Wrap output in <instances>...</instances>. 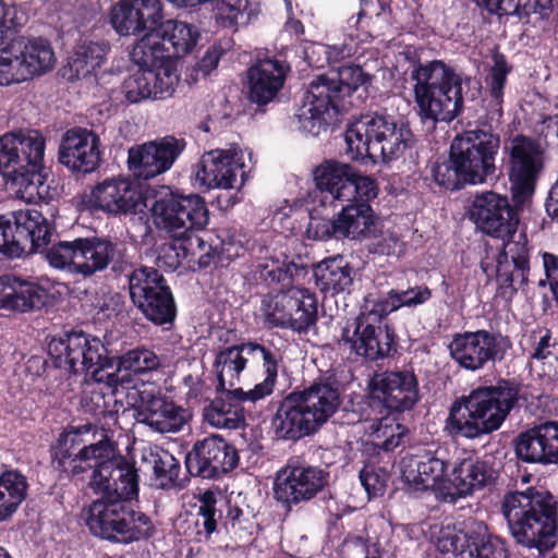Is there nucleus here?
<instances>
[{
	"label": "nucleus",
	"instance_id": "f257e3e1",
	"mask_svg": "<svg viewBox=\"0 0 558 558\" xmlns=\"http://www.w3.org/2000/svg\"><path fill=\"white\" fill-rule=\"evenodd\" d=\"M94 428L90 423L68 426L50 446V468L60 482L84 481L92 471L88 486L99 498L88 507L86 525L94 536L122 545L148 541L156 527L132 504L140 490L135 463L116 454L107 438L87 444L83 435Z\"/></svg>",
	"mask_w": 558,
	"mask_h": 558
},
{
	"label": "nucleus",
	"instance_id": "f03ea898",
	"mask_svg": "<svg viewBox=\"0 0 558 558\" xmlns=\"http://www.w3.org/2000/svg\"><path fill=\"white\" fill-rule=\"evenodd\" d=\"M469 214L477 229L504 242L496 258L497 292L511 300L529 284L531 272V247L526 235L521 233L519 240L510 241L520 222L518 210L507 196L488 191L474 197Z\"/></svg>",
	"mask_w": 558,
	"mask_h": 558
},
{
	"label": "nucleus",
	"instance_id": "7ed1b4c3",
	"mask_svg": "<svg viewBox=\"0 0 558 558\" xmlns=\"http://www.w3.org/2000/svg\"><path fill=\"white\" fill-rule=\"evenodd\" d=\"M412 63L414 100L422 122H451L462 114L465 100H475L482 92L475 77L457 73L442 60L422 63L416 54L407 56Z\"/></svg>",
	"mask_w": 558,
	"mask_h": 558
},
{
	"label": "nucleus",
	"instance_id": "20e7f679",
	"mask_svg": "<svg viewBox=\"0 0 558 558\" xmlns=\"http://www.w3.org/2000/svg\"><path fill=\"white\" fill-rule=\"evenodd\" d=\"M527 386L510 378L481 385L457 398L449 408L446 427L452 436L476 439L498 430L520 402H529Z\"/></svg>",
	"mask_w": 558,
	"mask_h": 558
},
{
	"label": "nucleus",
	"instance_id": "39448f33",
	"mask_svg": "<svg viewBox=\"0 0 558 558\" xmlns=\"http://www.w3.org/2000/svg\"><path fill=\"white\" fill-rule=\"evenodd\" d=\"M448 463L438 451H425L402 459V480L415 490L435 488L442 499L454 504L476 489L490 485L496 472L490 462L480 458H466L454 464L447 477Z\"/></svg>",
	"mask_w": 558,
	"mask_h": 558
},
{
	"label": "nucleus",
	"instance_id": "423d86ee",
	"mask_svg": "<svg viewBox=\"0 0 558 558\" xmlns=\"http://www.w3.org/2000/svg\"><path fill=\"white\" fill-rule=\"evenodd\" d=\"M45 147V137L38 131L0 136V174L5 187L26 203L48 204L58 194L44 167Z\"/></svg>",
	"mask_w": 558,
	"mask_h": 558
},
{
	"label": "nucleus",
	"instance_id": "0eeeda50",
	"mask_svg": "<svg viewBox=\"0 0 558 558\" xmlns=\"http://www.w3.org/2000/svg\"><path fill=\"white\" fill-rule=\"evenodd\" d=\"M372 80L362 66L342 64L337 71L317 75L310 83L303 102L294 114V123L302 133L318 136L353 104L349 98L359 87Z\"/></svg>",
	"mask_w": 558,
	"mask_h": 558
},
{
	"label": "nucleus",
	"instance_id": "6e6552de",
	"mask_svg": "<svg viewBox=\"0 0 558 558\" xmlns=\"http://www.w3.org/2000/svg\"><path fill=\"white\" fill-rule=\"evenodd\" d=\"M499 147L500 137L492 126L464 131L451 142L448 159L433 168L435 183L447 191L485 183L496 172Z\"/></svg>",
	"mask_w": 558,
	"mask_h": 558
},
{
	"label": "nucleus",
	"instance_id": "1a4fd4ad",
	"mask_svg": "<svg viewBox=\"0 0 558 558\" xmlns=\"http://www.w3.org/2000/svg\"><path fill=\"white\" fill-rule=\"evenodd\" d=\"M501 512L517 544L541 556L558 543V501L545 489L527 487L524 492H508Z\"/></svg>",
	"mask_w": 558,
	"mask_h": 558
},
{
	"label": "nucleus",
	"instance_id": "9d476101",
	"mask_svg": "<svg viewBox=\"0 0 558 558\" xmlns=\"http://www.w3.org/2000/svg\"><path fill=\"white\" fill-rule=\"evenodd\" d=\"M344 141L354 160L389 162L417 155V138L409 124L388 113L361 114L348 124Z\"/></svg>",
	"mask_w": 558,
	"mask_h": 558
},
{
	"label": "nucleus",
	"instance_id": "9b49d317",
	"mask_svg": "<svg viewBox=\"0 0 558 558\" xmlns=\"http://www.w3.org/2000/svg\"><path fill=\"white\" fill-rule=\"evenodd\" d=\"M50 363L59 373L60 380H68L73 375L90 373L95 384H105L114 388L120 378L114 373H106L110 366L112 352L105 348L98 337L83 330L64 331L50 339L47 345Z\"/></svg>",
	"mask_w": 558,
	"mask_h": 558
},
{
	"label": "nucleus",
	"instance_id": "f8f14e48",
	"mask_svg": "<svg viewBox=\"0 0 558 558\" xmlns=\"http://www.w3.org/2000/svg\"><path fill=\"white\" fill-rule=\"evenodd\" d=\"M420 381L413 369L375 371L367 379L361 417L399 421L421 401Z\"/></svg>",
	"mask_w": 558,
	"mask_h": 558
},
{
	"label": "nucleus",
	"instance_id": "ddd939ff",
	"mask_svg": "<svg viewBox=\"0 0 558 558\" xmlns=\"http://www.w3.org/2000/svg\"><path fill=\"white\" fill-rule=\"evenodd\" d=\"M118 244L108 236H77L54 242L45 248V258L56 269L89 278L112 264L114 271L122 270L128 262L117 258Z\"/></svg>",
	"mask_w": 558,
	"mask_h": 558
},
{
	"label": "nucleus",
	"instance_id": "4468645a",
	"mask_svg": "<svg viewBox=\"0 0 558 558\" xmlns=\"http://www.w3.org/2000/svg\"><path fill=\"white\" fill-rule=\"evenodd\" d=\"M502 149L512 199L515 206H523L535 194L545 170L546 147L535 136L515 133L505 138Z\"/></svg>",
	"mask_w": 558,
	"mask_h": 558
},
{
	"label": "nucleus",
	"instance_id": "2eb2a0df",
	"mask_svg": "<svg viewBox=\"0 0 558 558\" xmlns=\"http://www.w3.org/2000/svg\"><path fill=\"white\" fill-rule=\"evenodd\" d=\"M260 311L267 327L298 335H307L318 322L317 296L306 288L291 286L269 291L262 299Z\"/></svg>",
	"mask_w": 558,
	"mask_h": 558
},
{
	"label": "nucleus",
	"instance_id": "dca6fc26",
	"mask_svg": "<svg viewBox=\"0 0 558 558\" xmlns=\"http://www.w3.org/2000/svg\"><path fill=\"white\" fill-rule=\"evenodd\" d=\"M150 213L157 229L174 235L204 230L209 222V210L204 197L170 187L156 194Z\"/></svg>",
	"mask_w": 558,
	"mask_h": 558
},
{
	"label": "nucleus",
	"instance_id": "f3484780",
	"mask_svg": "<svg viewBox=\"0 0 558 558\" xmlns=\"http://www.w3.org/2000/svg\"><path fill=\"white\" fill-rule=\"evenodd\" d=\"M133 305L155 326L171 325L177 318V303L167 279L158 269L140 266L128 274Z\"/></svg>",
	"mask_w": 558,
	"mask_h": 558
},
{
	"label": "nucleus",
	"instance_id": "a211bd4d",
	"mask_svg": "<svg viewBox=\"0 0 558 558\" xmlns=\"http://www.w3.org/2000/svg\"><path fill=\"white\" fill-rule=\"evenodd\" d=\"M54 227L36 209L0 215V254L20 258L50 243Z\"/></svg>",
	"mask_w": 558,
	"mask_h": 558
},
{
	"label": "nucleus",
	"instance_id": "6ab92c4d",
	"mask_svg": "<svg viewBox=\"0 0 558 558\" xmlns=\"http://www.w3.org/2000/svg\"><path fill=\"white\" fill-rule=\"evenodd\" d=\"M338 347L356 360L374 363L397 354L398 336L393 327L374 325L369 318L357 314L341 327Z\"/></svg>",
	"mask_w": 558,
	"mask_h": 558
},
{
	"label": "nucleus",
	"instance_id": "aec40b11",
	"mask_svg": "<svg viewBox=\"0 0 558 558\" xmlns=\"http://www.w3.org/2000/svg\"><path fill=\"white\" fill-rule=\"evenodd\" d=\"M198 32L190 24L177 20L160 19L133 46L132 54L142 62L155 56L158 62L173 61L192 51L197 44ZM151 62V59H148Z\"/></svg>",
	"mask_w": 558,
	"mask_h": 558
},
{
	"label": "nucleus",
	"instance_id": "412c9836",
	"mask_svg": "<svg viewBox=\"0 0 558 558\" xmlns=\"http://www.w3.org/2000/svg\"><path fill=\"white\" fill-rule=\"evenodd\" d=\"M329 472L294 457L277 473L274 497L287 510L314 499L328 485Z\"/></svg>",
	"mask_w": 558,
	"mask_h": 558
},
{
	"label": "nucleus",
	"instance_id": "4be33fe9",
	"mask_svg": "<svg viewBox=\"0 0 558 558\" xmlns=\"http://www.w3.org/2000/svg\"><path fill=\"white\" fill-rule=\"evenodd\" d=\"M510 348L508 336L486 329L456 332L448 344L450 357L469 372H478L489 363L502 361Z\"/></svg>",
	"mask_w": 558,
	"mask_h": 558
},
{
	"label": "nucleus",
	"instance_id": "5701e85b",
	"mask_svg": "<svg viewBox=\"0 0 558 558\" xmlns=\"http://www.w3.org/2000/svg\"><path fill=\"white\" fill-rule=\"evenodd\" d=\"M459 525L439 542L441 550L451 553L449 558H510L505 541L485 522L469 519Z\"/></svg>",
	"mask_w": 558,
	"mask_h": 558
},
{
	"label": "nucleus",
	"instance_id": "b1692460",
	"mask_svg": "<svg viewBox=\"0 0 558 558\" xmlns=\"http://www.w3.org/2000/svg\"><path fill=\"white\" fill-rule=\"evenodd\" d=\"M240 462L235 446L220 435L211 434L194 442L185 456L187 473L202 480H221Z\"/></svg>",
	"mask_w": 558,
	"mask_h": 558
},
{
	"label": "nucleus",
	"instance_id": "393cba45",
	"mask_svg": "<svg viewBox=\"0 0 558 558\" xmlns=\"http://www.w3.org/2000/svg\"><path fill=\"white\" fill-rule=\"evenodd\" d=\"M185 148V140L173 135L136 144L128 150V169L135 179H153L170 170Z\"/></svg>",
	"mask_w": 558,
	"mask_h": 558
},
{
	"label": "nucleus",
	"instance_id": "a878e982",
	"mask_svg": "<svg viewBox=\"0 0 558 558\" xmlns=\"http://www.w3.org/2000/svg\"><path fill=\"white\" fill-rule=\"evenodd\" d=\"M137 423L149 426L153 430L177 433L183 428L190 417L187 411L160 391L138 390L133 404Z\"/></svg>",
	"mask_w": 558,
	"mask_h": 558
},
{
	"label": "nucleus",
	"instance_id": "bb28decb",
	"mask_svg": "<svg viewBox=\"0 0 558 558\" xmlns=\"http://www.w3.org/2000/svg\"><path fill=\"white\" fill-rule=\"evenodd\" d=\"M513 448L522 462L558 466V421L547 420L519 433Z\"/></svg>",
	"mask_w": 558,
	"mask_h": 558
},
{
	"label": "nucleus",
	"instance_id": "cd10ccee",
	"mask_svg": "<svg viewBox=\"0 0 558 558\" xmlns=\"http://www.w3.org/2000/svg\"><path fill=\"white\" fill-rule=\"evenodd\" d=\"M51 303L52 294L38 281L14 274L0 276V310L26 314L40 311Z\"/></svg>",
	"mask_w": 558,
	"mask_h": 558
},
{
	"label": "nucleus",
	"instance_id": "c85d7f7f",
	"mask_svg": "<svg viewBox=\"0 0 558 558\" xmlns=\"http://www.w3.org/2000/svg\"><path fill=\"white\" fill-rule=\"evenodd\" d=\"M143 201L141 186L129 177L105 179L93 187L88 199L94 209L112 215L135 214Z\"/></svg>",
	"mask_w": 558,
	"mask_h": 558
},
{
	"label": "nucleus",
	"instance_id": "c756f323",
	"mask_svg": "<svg viewBox=\"0 0 558 558\" xmlns=\"http://www.w3.org/2000/svg\"><path fill=\"white\" fill-rule=\"evenodd\" d=\"M100 140L83 128L68 130L60 142L58 160L72 172L92 173L100 163Z\"/></svg>",
	"mask_w": 558,
	"mask_h": 558
},
{
	"label": "nucleus",
	"instance_id": "7c9ffc66",
	"mask_svg": "<svg viewBox=\"0 0 558 558\" xmlns=\"http://www.w3.org/2000/svg\"><path fill=\"white\" fill-rule=\"evenodd\" d=\"M162 17L163 5L160 0H120L109 12V22L120 36L151 32Z\"/></svg>",
	"mask_w": 558,
	"mask_h": 558
},
{
	"label": "nucleus",
	"instance_id": "2f4dec72",
	"mask_svg": "<svg viewBox=\"0 0 558 558\" xmlns=\"http://www.w3.org/2000/svg\"><path fill=\"white\" fill-rule=\"evenodd\" d=\"M289 71V64L275 58L257 60L247 69V99L257 106V111L264 112L277 98Z\"/></svg>",
	"mask_w": 558,
	"mask_h": 558
},
{
	"label": "nucleus",
	"instance_id": "473e14b6",
	"mask_svg": "<svg viewBox=\"0 0 558 558\" xmlns=\"http://www.w3.org/2000/svg\"><path fill=\"white\" fill-rule=\"evenodd\" d=\"M302 400L301 396L295 395L292 390L277 402L271 427L278 439L298 441L320 429L317 423L313 422V417L303 405Z\"/></svg>",
	"mask_w": 558,
	"mask_h": 558
},
{
	"label": "nucleus",
	"instance_id": "72a5a7b5",
	"mask_svg": "<svg viewBox=\"0 0 558 558\" xmlns=\"http://www.w3.org/2000/svg\"><path fill=\"white\" fill-rule=\"evenodd\" d=\"M243 165L235 160V154L216 149L205 153L196 165L195 183L199 189H233Z\"/></svg>",
	"mask_w": 558,
	"mask_h": 558
},
{
	"label": "nucleus",
	"instance_id": "f704fd0d",
	"mask_svg": "<svg viewBox=\"0 0 558 558\" xmlns=\"http://www.w3.org/2000/svg\"><path fill=\"white\" fill-rule=\"evenodd\" d=\"M218 396L204 409L205 420L213 426L236 429L245 424V401L256 402L250 397V390L242 388L216 389Z\"/></svg>",
	"mask_w": 558,
	"mask_h": 558
},
{
	"label": "nucleus",
	"instance_id": "c9c22d12",
	"mask_svg": "<svg viewBox=\"0 0 558 558\" xmlns=\"http://www.w3.org/2000/svg\"><path fill=\"white\" fill-rule=\"evenodd\" d=\"M293 391L301 396L303 405L319 427L328 422L341 403L339 384L331 376L318 377L308 387Z\"/></svg>",
	"mask_w": 558,
	"mask_h": 558
},
{
	"label": "nucleus",
	"instance_id": "e433bc0d",
	"mask_svg": "<svg viewBox=\"0 0 558 558\" xmlns=\"http://www.w3.org/2000/svg\"><path fill=\"white\" fill-rule=\"evenodd\" d=\"M337 222L343 239L353 241L377 238L381 232L378 216L366 203L348 202L337 214Z\"/></svg>",
	"mask_w": 558,
	"mask_h": 558
},
{
	"label": "nucleus",
	"instance_id": "4c0bfd02",
	"mask_svg": "<svg viewBox=\"0 0 558 558\" xmlns=\"http://www.w3.org/2000/svg\"><path fill=\"white\" fill-rule=\"evenodd\" d=\"M108 50L109 45L105 41L81 38L68 58L62 76L70 82L87 77L101 66Z\"/></svg>",
	"mask_w": 558,
	"mask_h": 558
},
{
	"label": "nucleus",
	"instance_id": "58836bf2",
	"mask_svg": "<svg viewBox=\"0 0 558 558\" xmlns=\"http://www.w3.org/2000/svg\"><path fill=\"white\" fill-rule=\"evenodd\" d=\"M245 354L254 362L262 361L265 371L263 381L256 384L250 390V397L253 400H262L274 392L278 379L279 365L282 362L280 349L271 343L257 342L256 340L245 342Z\"/></svg>",
	"mask_w": 558,
	"mask_h": 558
},
{
	"label": "nucleus",
	"instance_id": "ea45409f",
	"mask_svg": "<svg viewBox=\"0 0 558 558\" xmlns=\"http://www.w3.org/2000/svg\"><path fill=\"white\" fill-rule=\"evenodd\" d=\"M477 8L490 15L515 16L524 23L548 20L553 13L551 0H473Z\"/></svg>",
	"mask_w": 558,
	"mask_h": 558
},
{
	"label": "nucleus",
	"instance_id": "a19ab883",
	"mask_svg": "<svg viewBox=\"0 0 558 558\" xmlns=\"http://www.w3.org/2000/svg\"><path fill=\"white\" fill-rule=\"evenodd\" d=\"M355 167L336 159L324 160L314 170L316 187L328 193L332 201H344L348 190L355 178Z\"/></svg>",
	"mask_w": 558,
	"mask_h": 558
},
{
	"label": "nucleus",
	"instance_id": "79ce46f5",
	"mask_svg": "<svg viewBox=\"0 0 558 558\" xmlns=\"http://www.w3.org/2000/svg\"><path fill=\"white\" fill-rule=\"evenodd\" d=\"M352 271L342 256L325 258L314 268L315 284L325 296H333L352 286Z\"/></svg>",
	"mask_w": 558,
	"mask_h": 558
},
{
	"label": "nucleus",
	"instance_id": "37998d69",
	"mask_svg": "<svg viewBox=\"0 0 558 558\" xmlns=\"http://www.w3.org/2000/svg\"><path fill=\"white\" fill-rule=\"evenodd\" d=\"M105 348L112 352L113 355L110 366H106V373H114L120 378L118 385H122L125 381L124 376H119V373L122 371L133 375H141L155 371L160 365L158 355L143 347L131 349L123 354H119V351L113 349L112 344L108 341L105 342Z\"/></svg>",
	"mask_w": 558,
	"mask_h": 558
},
{
	"label": "nucleus",
	"instance_id": "c03bdc74",
	"mask_svg": "<svg viewBox=\"0 0 558 558\" xmlns=\"http://www.w3.org/2000/svg\"><path fill=\"white\" fill-rule=\"evenodd\" d=\"M28 482L19 470H7L0 474V522L16 512L26 499Z\"/></svg>",
	"mask_w": 558,
	"mask_h": 558
},
{
	"label": "nucleus",
	"instance_id": "a18cd8bd",
	"mask_svg": "<svg viewBox=\"0 0 558 558\" xmlns=\"http://www.w3.org/2000/svg\"><path fill=\"white\" fill-rule=\"evenodd\" d=\"M21 47V44L13 38L7 46L0 48V86H9L31 78Z\"/></svg>",
	"mask_w": 558,
	"mask_h": 558
},
{
	"label": "nucleus",
	"instance_id": "49530a36",
	"mask_svg": "<svg viewBox=\"0 0 558 558\" xmlns=\"http://www.w3.org/2000/svg\"><path fill=\"white\" fill-rule=\"evenodd\" d=\"M21 44L25 64L31 72V78L49 71L56 61L53 49L50 43L44 38L16 37Z\"/></svg>",
	"mask_w": 558,
	"mask_h": 558
},
{
	"label": "nucleus",
	"instance_id": "de8ad7c7",
	"mask_svg": "<svg viewBox=\"0 0 558 558\" xmlns=\"http://www.w3.org/2000/svg\"><path fill=\"white\" fill-rule=\"evenodd\" d=\"M245 342L223 348L218 352L215 359L214 367L217 372L216 389H223L227 384L226 372L230 375L229 386L234 385L233 380H239L240 374L246 368L247 357L243 354Z\"/></svg>",
	"mask_w": 558,
	"mask_h": 558
},
{
	"label": "nucleus",
	"instance_id": "09e8293b",
	"mask_svg": "<svg viewBox=\"0 0 558 558\" xmlns=\"http://www.w3.org/2000/svg\"><path fill=\"white\" fill-rule=\"evenodd\" d=\"M216 23L222 27L238 31L247 25L254 15L248 0H213Z\"/></svg>",
	"mask_w": 558,
	"mask_h": 558
},
{
	"label": "nucleus",
	"instance_id": "8fccbe9b",
	"mask_svg": "<svg viewBox=\"0 0 558 558\" xmlns=\"http://www.w3.org/2000/svg\"><path fill=\"white\" fill-rule=\"evenodd\" d=\"M131 60L137 64L138 66H148V70L153 72V76L150 83L151 97L155 99H166L170 97L178 83V76L173 72V61H163L158 62L157 60H147V62H142L140 59L130 52ZM155 56H147V59H153Z\"/></svg>",
	"mask_w": 558,
	"mask_h": 558
},
{
	"label": "nucleus",
	"instance_id": "3c124183",
	"mask_svg": "<svg viewBox=\"0 0 558 558\" xmlns=\"http://www.w3.org/2000/svg\"><path fill=\"white\" fill-rule=\"evenodd\" d=\"M198 501L197 514L203 519V527L209 538L217 531L218 522L223 521V510L228 509L230 500L223 498L219 492L206 489L198 496Z\"/></svg>",
	"mask_w": 558,
	"mask_h": 558
},
{
	"label": "nucleus",
	"instance_id": "603ef678",
	"mask_svg": "<svg viewBox=\"0 0 558 558\" xmlns=\"http://www.w3.org/2000/svg\"><path fill=\"white\" fill-rule=\"evenodd\" d=\"M222 525L238 545H246L254 539V523L245 515L243 509L229 501Z\"/></svg>",
	"mask_w": 558,
	"mask_h": 558
},
{
	"label": "nucleus",
	"instance_id": "864d4df0",
	"mask_svg": "<svg viewBox=\"0 0 558 558\" xmlns=\"http://www.w3.org/2000/svg\"><path fill=\"white\" fill-rule=\"evenodd\" d=\"M221 253L227 259L232 260L243 256L247 251L250 235L241 226L231 225L218 229Z\"/></svg>",
	"mask_w": 558,
	"mask_h": 558
},
{
	"label": "nucleus",
	"instance_id": "5fc2aeb1",
	"mask_svg": "<svg viewBox=\"0 0 558 558\" xmlns=\"http://www.w3.org/2000/svg\"><path fill=\"white\" fill-rule=\"evenodd\" d=\"M154 77L148 66H138V70L126 77L122 84L125 99L131 104H137L151 98L150 83Z\"/></svg>",
	"mask_w": 558,
	"mask_h": 558
},
{
	"label": "nucleus",
	"instance_id": "6e6d98bb",
	"mask_svg": "<svg viewBox=\"0 0 558 558\" xmlns=\"http://www.w3.org/2000/svg\"><path fill=\"white\" fill-rule=\"evenodd\" d=\"M153 474L162 488L172 486L179 477L180 462L169 452L151 454Z\"/></svg>",
	"mask_w": 558,
	"mask_h": 558
},
{
	"label": "nucleus",
	"instance_id": "4d7b16f0",
	"mask_svg": "<svg viewBox=\"0 0 558 558\" xmlns=\"http://www.w3.org/2000/svg\"><path fill=\"white\" fill-rule=\"evenodd\" d=\"M377 421L378 427L376 428V438L383 440L376 441V447L385 452H392L396 448L404 442L408 436V428L405 425L396 422L395 425L384 424L387 420L375 418L374 415L368 421Z\"/></svg>",
	"mask_w": 558,
	"mask_h": 558
},
{
	"label": "nucleus",
	"instance_id": "13d9d810",
	"mask_svg": "<svg viewBox=\"0 0 558 558\" xmlns=\"http://www.w3.org/2000/svg\"><path fill=\"white\" fill-rule=\"evenodd\" d=\"M359 477L368 497H378L385 494L390 474L381 466L365 464Z\"/></svg>",
	"mask_w": 558,
	"mask_h": 558
},
{
	"label": "nucleus",
	"instance_id": "bf43d9fd",
	"mask_svg": "<svg viewBox=\"0 0 558 558\" xmlns=\"http://www.w3.org/2000/svg\"><path fill=\"white\" fill-rule=\"evenodd\" d=\"M378 192L377 181L369 175L361 174L355 169V178H353L351 189L348 190L344 201L369 204L372 199L377 197Z\"/></svg>",
	"mask_w": 558,
	"mask_h": 558
},
{
	"label": "nucleus",
	"instance_id": "052dcab7",
	"mask_svg": "<svg viewBox=\"0 0 558 558\" xmlns=\"http://www.w3.org/2000/svg\"><path fill=\"white\" fill-rule=\"evenodd\" d=\"M102 385L104 387H92L85 390L81 399V405L84 412L95 417H106L107 414L110 413V404L107 401V392L104 391V388L114 393L119 386L117 385L114 388L108 389L105 384Z\"/></svg>",
	"mask_w": 558,
	"mask_h": 558
},
{
	"label": "nucleus",
	"instance_id": "680f3d73",
	"mask_svg": "<svg viewBox=\"0 0 558 558\" xmlns=\"http://www.w3.org/2000/svg\"><path fill=\"white\" fill-rule=\"evenodd\" d=\"M494 64L489 70L487 85L489 96L499 97L504 95L507 84V76L511 72V66L508 65L507 59L502 53H495L493 57Z\"/></svg>",
	"mask_w": 558,
	"mask_h": 558
},
{
	"label": "nucleus",
	"instance_id": "e2e57ef3",
	"mask_svg": "<svg viewBox=\"0 0 558 558\" xmlns=\"http://www.w3.org/2000/svg\"><path fill=\"white\" fill-rule=\"evenodd\" d=\"M542 262L545 271V279L538 281V286H549L558 306V255L549 252L542 253Z\"/></svg>",
	"mask_w": 558,
	"mask_h": 558
},
{
	"label": "nucleus",
	"instance_id": "0e129e2a",
	"mask_svg": "<svg viewBox=\"0 0 558 558\" xmlns=\"http://www.w3.org/2000/svg\"><path fill=\"white\" fill-rule=\"evenodd\" d=\"M339 222H337V215L332 219H322L314 225H311L308 232L312 233L313 239L320 241H328L331 239L344 240L342 232L338 231Z\"/></svg>",
	"mask_w": 558,
	"mask_h": 558
},
{
	"label": "nucleus",
	"instance_id": "69168bd1",
	"mask_svg": "<svg viewBox=\"0 0 558 558\" xmlns=\"http://www.w3.org/2000/svg\"><path fill=\"white\" fill-rule=\"evenodd\" d=\"M391 314L389 303L386 298H378L376 300H366L365 305L361 308L359 315L369 318L374 325H383V320Z\"/></svg>",
	"mask_w": 558,
	"mask_h": 558
},
{
	"label": "nucleus",
	"instance_id": "338daca9",
	"mask_svg": "<svg viewBox=\"0 0 558 558\" xmlns=\"http://www.w3.org/2000/svg\"><path fill=\"white\" fill-rule=\"evenodd\" d=\"M157 266L167 271H174L181 265V256L173 243H165L160 246L156 259Z\"/></svg>",
	"mask_w": 558,
	"mask_h": 558
},
{
	"label": "nucleus",
	"instance_id": "774afa93",
	"mask_svg": "<svg viewBox=\"0 0 558 558\" xmlns=\"http://www.w3.org/2000/svg\"><path fill=\"white\" fill-rule=\"evenodd\" d=\"M27 371L37 377H46L48 379H60L59 373L57 368L52 366L50 363V357L47 355V359L43 356L34 355L32 356L26 364Z\"/></svg>",
	"mask_w": 558,
	"mask_h": 558
}]
</instances>
